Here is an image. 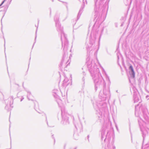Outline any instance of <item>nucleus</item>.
I'll return each instance as SVG.
<instances>
[{
  "instance_id": "nucleus-1",
  "label": "nucleus",
  "mask_w": 149,
  "mask_h": 149,
  "mask_svg": "<svg viewBox=\"0 0 149 149\" xmlns=\"http://www.w3.org/2000/svg\"><path fill=\"white\" fill-rule=\"evenodd\" d=\"M86 63L91 76L95 84V90L98 88H103L104 86V80L99 72V70L95 65L94 61L91 59L90 55H87Z\"/></svg>"
},
{
  "instance_id": "nucleus-2",
  "label": "nucleus",
  "mask_w": 149,
  "mask_h": 149,
  "mask_svg": "<svg viewBox=\"0 0 149 149\" xmlns=\"http://www.w3.org/2000/svg\"><path fill=\"white\" fill-rule=\"evenodd\" d=\"M109 95V91L104 88L103 92L100 91L99 94V98L101 101L97 102L95 104H93L94 107L96 111V114L99 119H101L104 116L105 113L108 112L106 103L104 102L107 96Z\"/></svg>"
},
{
  "instance_id": "nucleus-3",
  "label": "nucleus",
  "mask_w": 149,
  "mask_h": 149,
  "mask_svg": "<svg viewBox=\"0 0 149 149\" xmlns=\"http://www.w3.org/2000/svg\"><path fill=\"white\" fill-rule=\"evenodd\" d=\"M109 1V0H95L94 20L96 22L100 21L102 16L107 14Z\"/></svg>"
},
{
  "instance_id": "nucleus-4",
  "label": "nucleus",
  "mask_w": 149,
  "mask_h": 149,
  "mask_svg": "<svg viewBox=\"0 0 149 149\" xmlns=\"http://www.w3.org/2000/svg\"><path fill=\"white\" fill-rule=\"evenodd\" d=\"M59 15L58 14H55L54 18V20L55 22L56 26L57 28V29L58 31L60 32L61 35V40L62 42V45L63 46L64 44L63 52L64 55L62 59L60 64V65L62 66L63 62L65 58L67 56V51L68 42L67 38L66 35L64 33L63 29V28L61 26L59 21Z\"/></svg>"
},
{
  "instance_id": "nucleus-5",
  "label": "nucleus",
  "mask_w": 149,
  "mask_h": 149,
  "mask_svg": "<svg viewBox=\"0 0 149 149\" xmlns=\"http://www.w3.org/2000/svg\"><path fill=\"white\" fill-rule=\"evenodd\" d=\"M104 28H102L101 31L99 33V27L98 26L96 25V23L94 25L93 29L91 31V36L89 41L88 42H86V47L88 52V51H91L95 48V43L96 38V36H97L100 33L99 38H100L101 35L102 34Z\"/></svg>"
},
{
  "instance_id": "nucleus-6",
  "label": "nucleus",
  "mask_w": 149,
  "mask_h": 149,
  "mask_svg": "<svg viewBox=\"0 0 149 149\" xmlns=\"http://www.w3.org/2000/svg\"><path fill=\"white\" fill-rule=\"evenodd\" d=\"M58 91L57 89H54L53 90V95L57 98L56 101L59 107H61V112L62 120L61 123L64 125H67L69 123L68 120V116L69 115L65 111V107L63 106L61 103L62 101L58 98L59 96L58 95Z\"/></svg>"
},
{
  "instance_id": "nucleus-7",
  "label": "nucleus",
  "mask_w": 149,
  "mask_h": 149,
  "mask_svg": "<svg viewBox=\"0 0 149 149\" xmlns=\"http://www.w3.org/2000/svg\"><path fill=\"white\" fill-rule=\"evenodd\" d=\"M109 125L107 124H104L103 127L102 128V130L101 131V139L102 140H103V139L104 138V141H105L107 139L109 140L110 138V137L109 136L110 132L109 131Z\"/></svg>"
},
{
  "instance_id": "nucleus-8",
  "label": "nucleus",
  "mask_w": 149,
  "mask_h": 149,
  "mask_svg": "<svg viewBox=\"0 0 149 149\" xmlns=\"http://www.w3.org/2000/svg\"><path fill=\"white\" fill-rule=\"evenodd\" d=\"M138 122L140 130L141 132V133L142 135L143 141L146 134L148 133L147 130L148 129L145 127V122L141 118L139 119L138 120Z\"/></svg>"
},
{
  "instance_id": "nucleus-9",
  "label": "nucleus",
  "mask_w": 149,
  "mask_h": 149,
  "mask_svg": "<svg viewBox=\"0 0 149 149\" xmlns=\"http://www.w3.org/2000/svg\"><path fill=\"white\" fill-rule=\"evenodd\" d=\"M13 96H11L9 97L8 99V101L9 102H8L5 107V109L9 111L11 110L13 107Z\"/></svg>"
},
{
  "instance_id": "nucleus-10",
  "label": "nucleus",
  "mask_w": 149,
  "mask_h": 149,
  "mask_svg": "<svg viewBox=\"0 0 149 149\" xmlns=\"http://www.w3.org/2000/svg\"><path fill=\"white\" fill-rule=\"evenodd\" d=\"M140 109L142 110L143 113V116L145 119L147 120L148 119V118L147 116V109L146 107H140Z\"/></svg>"
},
{
  "instance_id": "nucleus-11",
  "label": "nucleus",
  "mask_w": 149,
  "mask_h": 149,
  "mask_svg": "<svg viewBox=\"0 0 149 149\" xmlns=\"http://www.w3.org/2000/svg\"><path fill=\"white\" fill-rule=\"evenodd\" d=\"M129 69L130 70L129 72L131 77L133 78H134L135 77V72L132 65H130L129 66Z\"/></svg>"
},
{
  "instance_id": "nucleus-12",
  "label": "nucleus",
  "mask_w": 149,
  "mask_h": 149,
  "mask_svg": "<svg viewBox=\"0 0 149 149\" xmlns=\"http://www.w3.org/2000/svg\"><path fill=\"white\" fill-rule=\"evenodd\" d=\"M83 5H82L81 7V8L79 11V12L78 14V15L77 16V20H78L80 18V17L83 12V9L84 8L85 5H84V0H83Z\"/></svg>"
},
{
  "instance_id": "nucleus-13",
  "label": "nucleus",
  "mask_w": 149,
  "mask_h": 149,
  "mask_svg": "<svg viewBox=\"0 0 149 149\" xmlns=\"http://www.w3.org/2000/svg\"><path fill=\"white\" fill-rule=\"evenodd\" d=\"M130 91L134 95L138 94V92L136 88L134 86H132L130 88Z\"/></svg>"
},
{
  "instance_id": "nucleus-14",
  "label": "nucleus",
  "mask_w": 149,
  "mask_h": 149,
  "mask_svg": "<svg viewBox=\"0 0 149 149\" xmlns=\"http://www.w3.org/2000/svg\"><path fill=\"white\" fill-rule=\"evenodd\" d=\"M134 100V103L139 101L140 100L139 96L138 94L133 95Z\"/></svg>"
},
{
  "instance_id": "nucleus-15",
  "label": "nucleus",
  "mask_w": 149,
  "mask_h": 149,
  "mask_svg": "<svg viewBox=\"0 0 149 149\" xmlns=\"http://www.w3.org/2000/svg\"><path fill=\"white\" fill-rule=\"evenodd\" d=\"M27 98L29 100H31L33 101V100L34 98L33 96L31 95L30 92L27 91Z\"/></svg>"
},
{
  "instance_id": "nucleus-16",
  "label": "nucleus",
  "mask_w": 149,
  "mask_h": 149,
  "mask_svg": "<svg viewBox=\"0 0 149 149\" xmlns=\"http://www.w3.org/2000/svg\"><path fill=\"white\" fill-rule=\"evenodd\" d=\"M82 74L83 75V77L82 79V80L83 82V84L85 83V77H86V74L85 72H83Z\"/></svg>"
},
{
  "instance_id": "nucleus-17",
  "label": "nucleus",
  "mask_w": 149,
  "mask_h": 149,
  "mask_svg": "<svg viewBox=\"0 0 149 149\" xmlns=\"http://www.w3.org/2000/svg\"><path fill=\"white\" fill-rule=\"evenodd\" d=\"M68 80L67 78H65L63 81V82L62 84L63 86H67L68 84H67L66 83L68 82Z\"/></svg>"
},
{
  "instance_id": "nucleus-18",
  "label": "nucleus",
  "mask_w": 149,
  "mask_h": 149,
  "mask_svg": "<svg viewBox=\"0 0 149 149\" xmlns=\"http://www.w3.org/2000/svg\"><path fill=\"white\" fill-rule=\"evenodd\" d=\"M74 137L75 139L77 140L78 139L79 135L76 131H75L74 134Z\"/></svg>"
},
{
  "instance_id": "nucleus-19",
  "label": "nucleus",
  "mask_w": 149,
  "mask_h": 149,
  "mask_svg": "<svg viewBox=\"0 0 149 149\" xmlns=\"http://www.w3.org/2000/svg\"><path fill=\"white\" fill-rule=\"evenodd\" d=\"M106 149H115V147L113 146H110L108 145Z\"/></svg>"
},
{
  "instance_id": "nucleus-20",
  "label": "nucleus",
  "mask_w": 149,
  "mask_h": 149,
  "mask_svg": "<svg viewBox=\"0 0 149 149\" xmlns=\"http://www.w3.org/2000/svg\"><path fill=\"white\" fill-rule=\"evenodd\" d=\"M42 116H45V117L46 118V121L47 124V125L48 126L49 125H48V121L47 120V116L46 115L45 113H43V114L42 115Z\"/></svg>"
},
{
  "instance_id": "nucleus-21",
  "label": "nucleus",
  "mask_w": 149,
  "mask_h": 149,
  "mask_svg": "<svg viewBox=\"0 0 149 149\" xmlns=\"http://www.w3.org/2000/svg\"><path fill=\"white\" fill-rule=\"evenodd\" d=\"M78 35H79L78 33H74L73 34V39L74 40L75 39V36L76 37H77V36H78Z\"/></svg>"
},
{
  "instance_id": "nucleus-22",
  "label": "nucleus",
  "mask_w": 149,
  "mask_h": 149,
  "mask_svg": "<svg viewBox=\"0 0 149 149\" xmlns=\"http://www.w3.org/2000/svg\"><path fill=\"white\" fill-rule=\"evenodd\" d=\"M105 76L106 78V79L108 81H109V77L107 75V74H106V73L105 72Z\"/></svg>"
},
{
  "instance_id": "nucleus-23",
  "label": "nucleus",
  "mask_w": 149,
  "mask_h": 149,
  "mask_svg": "<svg viewBox=\"0 0 149 149\" xmlns=\"http://www.w3.org/2000/svg\"><path fill=\"white\" fill-rule=\"evenodd\" d=\"M60 1L63 3L64 4V5L66 6L67 8H68V6H67L68 3L67 2H64L63 1Z\"/></svg>"
},
{
  "instance_id": "nucleus-24",
  "label": "nucleus",
  "mask_w": 149,
  "mask_h": 149,
  "mask_svg": "<svg viewBox=\"0 0 149 149\" xmlns=\"http://www.w3.org/2000/svg\"><path fill=\"white\" fill-rule=\"evenodd\" d=\"M2 98L3 99V95L0 92V99H1Z\"/></svg>"
},
{
  "instance_id": "nucleus-25",
  "label": "nucleus",
  "mask_w": 149,
  "mask_h": 149,
  "mask_svg": "<svg viewBox=\"0 0 149 149\" xmlns=\"http://www.w3.org/2000/svg\"><path fill=\"white\" fill-rule=\"evenodd\" d=\"M146 89H148L149 90V84L147 85L146 87H145Z\"/></svg>"
},
{
  "instance_id": "nucleus-26",
  "label": "nucleus",
  "mask_w": 149,
  "mask_h": 149,
  "mask_svg": "<svg viewBox=\"0 0 149 149\" xmlns=\"http://www.w3.org/2000/svg\"><path fill=\"white\" fill-rule=\"evenodd\" d=\"M6 0H4L0 4V8L1 7V6L3 4L4 2Z\"/></svg>"
},
{
  "instance_id": "nucleus-27",
  "label": "nucleus",
  "mask_w": 149,
  "mask_h": 149,
  "mask_svg": "<svg viewBox=\"0 0 149 149\" xmlns=\"http://www.w3.org/2000/svg\"><path fill=\"white\" fill-rule=\"evenodd\" d=\"M146 98L147 99V100H149V95H147L146 97Z\"/></svg>"
},
{
  "instance_id": "nucleus-28",
  "label": "nucleus",
  "mask_w": 149,
  "mask_h": 149,
  "mask_svg": "<svg viewBox=\"0 0 149 149\" xmlns=\"http://www.w3.org/2000/svg\"><path fill=\"white\" fill-rule=\"evenodd\" d=\"M39 20H38V26H37V28H38V24H39ZM37 29L36 30V33H37Z\"/></svg>"
},
{
  "instance_id": "nucleus-29",
  "label": "nucleus",
  "mask_w": 149,
  "mask_h": 149,
  "mask_svg": "<svg viewBox=\"0 0 149 149\" xmlns=\"http://www.w3.org/2000/svg\"><path fill=\"white\" fill-rule=\"evenodd\" d=\"M24 99V98L23 97H22L20 101L22 102Z\"/></svg>"
},
{
  "instance_id": "nucleus-30",
  "label": "nucleus",
  "mask_w": 149,
  "mask_h": 149,
  "mask_svg": "<svg viewBox=\"0 0 149 149\" xmlns=\"http://www.w3.org/2000/svg\"><path fill=\"white\" fill-rule=\"evenodd\" d=\"M50 15H51V8H50Z\"/></svg>"
},
{
  "instance_id": "nucleus-31",
  "label": "nucleus",
  "mask_w": 149,
  "mask_h": 149,
  "mask_svg": "<svg viewBox=\"0 0 149 149\" xmlns=\"http://www.w3.org/2000/svg\"><path fill=\"white\" fill-rule=\"evenodd\" d=\"M52 138H53V139H54V140L55 141V139H54V136H53V135H52Z\"/></svg>"
},
{
  "instance_id": "nucleus-32",
  "label": "nucleus",
  "mask_w": 149,
  "mask_h": 149,
  "mask_svg": "<svg viewBox=\"0 0 149 149\" xmlns=\"http://www.w3.org/2000/svg\"><path fill=\"white\" fill-rule=\"evenodd\" d=\"M115 25H116V27H117V23H115Z\"/></svg>"
},
{
  "instance_id": "nucleus-33",
  "label": "nucleus",
  "mask_w": 149,
  "mask_h": 149,
  "mask_svg": "<svg viewBox=\"0 0 149 149\" xmlns=\"http://www.w3.org/2000/svg\"><path fill=\"white\" fill-rule=\"evenodd\" d=\"M36 36L35 38V41H36Z\"/></svg>"
},
{
  "instance_id": "nucleus-34",
  "label": "nucleus",
  "mask_w": 149,
  "mask_h": 149,
  "mask_svg": "<svg viewBox=\"0 0 149 149\" xmlns=\"http://www.w3.org/2000/svg\"><path fill=\"white\" fill-rule=\"evenodd\" d=\"M87 137H88V138H89V135H88V136H87Z\"/></svg>"
},
{
  "instance_id": "nucleus-35",
  "label": "nucleus",
  "mask_w": 149,
  "mask_h": 149,
  "mask_svg": "<svg viewBox=\"0 0 149 149\" xmlns=\"http://www.w3.org/2000/svg\"><path fill=\"white\" fill-rule=\"evenodd\" d=\"M35 42H34V44H33V46H34V44H35Z\"/></svg>"
},
{
  "instance_id": "nucleus-36",
  "label": "nucleus",
  "mask_w": 149,
  "mask_h": 149,
  "mask_svg": "<svg viewBox=\"0 0 149 149\" xmlns=\"http://www.w3.org/2000/svg\"><path fill=\"white\" fill-rule=\"evenodd\" d=\"M86 3L87 4V2L86 0Z\"/></svg>"
},
{
  "instance_id": "nucleus-37",
  "label": "nucleus",
  "mask_w": 149,
  "mask_h": 149,
  "mask_svg": "<svg viewBox=\"0 0 149 149\" xmlns=\"http://www.w3.org/2000/svg\"><path fill=\"white\" fill-rule=\"evenodd\" d=\"M129 81H130V79H129Z\"/></svg>"
},
{
  "instance_id": "nucleus-38",
  "label": "nucleus",
  "mask_w": 149,
  "mask_h": 149,
  "mask_svg": "<svg viewBox=\"0 0 149 149\" xmlns=\"http://www.w3.org/2000/svg\"><path fill=\"white\" fill-rule=\"evenodd\" d=\"M118 59H119V57H118Z\"/></svg>"
},
{
  "instance_id": "nucleus-39",
  "label": "nucleus",
  "mask_w": 149,
  "mask_h": 149,
  "mask_svg": "<svg viewBox=\"0 0 149 149\" xmlns=\"http://www.w3.org/2000/svg\"><path fill=\"white\" fill-rule=\"evenodd\" d=\"M147 91L148 92H149V91H147Z\"/></svg>"
},
{
  "instance_id": "nucleus-40",
  "label": "nucleus",
  "mask_w": 149,
  "mask_h": 149,
  "mask_svg": "<svg viewBox=\"0 0 149 149\" xmlns=\"http://www.w3.org/2000/svg\"><path fill=\"white\" fill-rule=\"evenodd\" d=\"M38 112V113H40V112Z\"/></svg>"
},
{
  "instance_id": "nucleus-41",
  "label": "nucleus",
  "mask_w": 149,
  "mask_h": 149,
  "mask_svg": "<svg viewBox=\"0 0 149 149\" xmlns=\"http://www.w3.org/2000/svg\"><path fill=\"white\" fill-rule=\"evenodd\" d=\"M75 127L77 129L76 126H75Z\"/></svg>"
},
{
  "instance_id": "nucleus-42",
  "label": "nucleus",
  "mask_w": 149,
  "mask_h": 149,
  "mask_svg": "<svg viewBox=\"0 0 149 149\" xmlns=\"http://www.w3.org/2000/svg\"><path fill=\"white\" fill-rule=\"evenodd\" d=\"M22 85H23V84Z\"/></svg>"
},
{
  "instance_id": "nucleus-43",
  "label": "nucleus",
  "mask_w": 149,
  "mask_h": 149,
  "mask_svg": "<svg viewBox=\"0 0 149 149\" xmlns=\"http://www.w3.org/2000/svg\"><path fill=\"white\" fill-rule=\"evenodd\" d=\"M11 0H10V1H11Z\"/></svg>"
}]
</instances>
